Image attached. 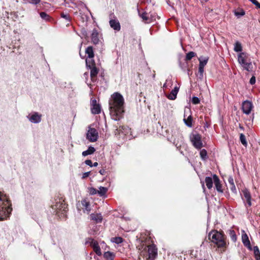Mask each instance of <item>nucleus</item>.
<instances>
[{
  "label": "nucleus",
  "mask_w": 260,
  "mask_h": 260,
  "mask_svg": "<svg viewBox=\"0 0 260 260\" xmlns=\"http://www.w3.org/2000/svg\"><path fill=\"white\" fill-rule=\"evenodd\" d=\"M229 235L232 240L235 242L237 241V235L235 231L233 230H229Z\"/></svg>",
  "instance_id": "obj_38"
},
{
  "label": "nucleus",
  "mask_w": 260,
  "mask_h": 260,
  "mask_svg": "<svg viewBox=\"0 0 260 260\" xmlns=\"http://www.w3.org/2000/svg\"><path fill=\"white\" fill-rule=\"evenodd\" d=\"M180 66L182 70H183L184 71H185L187 70L188 63L186 62L183 63V64L180 63Z\"/></svg>",
  "instance_id": "obj_48"
},
{
  "label": "nucleus",
  "mask_w": 260,
  "mask_h": 260,
  "mask_svg": "<svg viewBox=\"0 0 260 260\" xmlns=\"http://www.w3.org/2000/svg\"><path fill=\"white\" fill-rule=\"evenodd\" d=\"M190 140L193 146L198 150H201L203 147L201 135L198 133L191 134Z\"/></svg>",
  "instance_id": "obj_7"
},
{
  "label": "nucleus",
  "mask_w": 260,
  "mask_h": 260,
  "mask_svg": "<svg viewBox=\"0 0 260 260\" xmlns=\"http://www.w3.org/2000/svg\"><path fill=\"white\" fill-rule=\"evenodd\" d=\"M254 257L256 260H260V251L257 246H255L253 248Z\"/></svg>",
  "instance_id": "obj_27"
},
{
  "label": "nucleus",
  "mask_w": 260,
  "mask_h": 260,
  "mask_svg": "<svg viewBox=\"0 0 260 260\" xmlns=\"http://www.w3.org/2000/svg\"><path fill=\"white\" fill-rule=\"evenodd\" d=\"M204 72V67H201L199 66L198 73L197 76L198 77V78L200 79L201 80H203V79Z\"/></svg>",
  "instance_id": "obj_32"
},
{
  "label": "nucleus",
  "mask_w": 260,
  "mask_h": 260,
  "mask_svg": "<svg viewBox=\"0 0 260 260\" xmlns=\"http://www.w3.org/2000/svg\"><path fill=\"white\" fill-rule=\"evenodd\" d=\"M91 112L93 114H98L101 113V107L100 104L97 103L95 99H91Z\"/></svg>",
  "instance_id": "obj_15"
},
{
  "label": "nucleus",
  "mask_w": 260,
  "mask_h": 260,
  "mask_svg": "<svg viewBox=\"0 0 260 260\" xmlns=\"http://www.w3.org/2000/svg\"><path fill=\"white\" fill-rule=\"evenodd\" d=\"M12 211V204L8 196L0 191V220L7 219Z\"/></svg>",
  "instance_id": "obj_1"
},
{
  "label": "nucleus",
  "mask_w": 260,
  "mask_h": 260,
  "mask_svg": "<svg viewBox=\"0 0 260 260\" xmlns=\"http://www.w3.org/2000/svg\"><path fill=\"white\" fill-rule=\"evenodd\" d=\"M40 17L46 21H50L51 18L46 13L42 12L40 13Z\"/></svg>",
  "instance_id": "obj_37"
},
{
  "label": "nucleus",
  "mask_w": 260,
  "mask_h": 260,
  "mask_svg": "<svg viewBox=\"0 0 260 260\" xmlns=\"http://www.w3.org/2000/svg\"><path fill=\"white\" fill-rule=\"evenodd\" d=\"M95 151V149L93 147L90 146L87 150L83 151L82 154L83 156H86L88 155L92 154Z\"/></svg>",
  "instance_id": "obj_25"
},
{
  "label": "nucleus",
  "mask_w": 260,
  "mask_h": 260,
  "mask_svg": "<svg viewBox=\"0 0 260 260\" xmlns=\"http://www.w3.org/2000/svg\"><path fill=\"white\" fill-rule=\"evenodd\" d=\"M61 17L67 20L68 22H70L71 21V18L69 15L62 13L61 14Z\"/></svg>",
  "instance_id": "obj_46"
},
{
  "label": "nucleus",
  "mask_w": 260,
  "mask_h": 260,
  "mask_svg": "<svg viewBox=\"0 0 260 260\" xmlns=\"http://www.w3.org/2000/svg\"><path fill=\"white\" fill-rule=\"evenodd\" d=\"M148 260H155L157 256V248L156 245L152 244L148 246Z\"/></svg>",
  "instance_id": "obj_11"
},
{
  "label": "nucleus",
  "mask_w": 260,
  "mask_h": 260,
  "mask_svg": "<svg viewBox=\"0 0 260 260\" xmlns=\"http://www.w3.org/2000/svg\"><path fill=\"white\" fill-rule=\"evenodd\" d=\"M138 14L139 16L143 19L144 21L146 23H150L152 21V19H151L147 12H143L142 13L140 12L139 10H138Z\"/></svg>",
  "instance_id": "obj_21"
},
{
  "label": "nucleus",
  "mask_w": 260,
  "mask_h": 260,
  "mask_svg": "<svg viewBox=\"0 0 260 260\" xmlns=\"http://www.w3.org/2000/svg\"><path fill=\"white\" fill-rule=\"evenodd\" d=\"M120 28V24L119 21L115 18V30L119 31Z\"/></svg>",
  "instance_id": "obj_44"
},
{
  "label": "nucleus",
  "mask_w": 260,
  "mask_h": 260,
  "mask_svg": "<svg viewBox=\"0 0 260 260\" xmlns=\"http://www.w3.org/2000/svg\"><path fill=\"white\" fill-rule=\"evenodd\" d=\"M90 173V172H87L83 173V176H82V178H85L87 177L89 175Z\"/></svg>",
  "instance_id": "obj_56"
},
{
  "label": "nucleus",
  "mask_w": 260,
  "mask_h": 260,
  "mask_svg": "<svg viewBox=\"0 0 260 260\" xmlns=\"http://www.w3.org/2000/svg\"><path fill=\"white\" fill-rule=\"evenodd\" d=\"M90 219L96 223H100L103 220V217L101 214L92 213L90 215Z\"/></svg>",
  "instance_id": "obj_19"
},
{
  "label": "nucleus",
  "mask_w": 260,
  "mask_h": 260,
  "mask_svg": "<svg viewBox=\"0 0 260 260\" xmlns=\"http://www.w3.org/2000/svg\"><path fill=\"white\" fill-rule=\"evenodd\" d=\"M92 42L94 44H98L102 39L101 34L96 28H93L91 34Z\"/></svg>",
  "instance_id": "obj_14"
},
{
  "label": "nucleus",
  "mask_w": 260,
  "mask_h": 260,
  "mask_svg": "<svg viewBox=\"0 0 260 260\" xmlns=\"http://www.w3.org/2000/svg\"><path fill=\"white\" fill-rule=\"evenodd\" d=\"M86 63L87 66H88L89 68L95 66V63L94 60L93 59V57H88L86 59Z\"/></svg>",
  "instance_id": "obj_28"
},
{
  "label": "nucleus",
  "mask_w": 260,
  "mask_h": 260,
  "mask_svg": "<svg viewBox=\"0 0 260 260\" xmlns=\"http://www.w3.org/2000/svg\"><path fill=\"white\" fill-rule=\"evenodd\" d=\"M98 165V163L97 162H95L93 165L92 166L96 167Z\"/></svg>",
  "instance_id": "obj_59"
},
{
  "label": "nucleus",
  "mask_w": 260,
  "mask_h": 260,
  "mask_svg": "<svg viewBox=\"0 0 260 260\" xmlns=\"http://www.w3.org/2000/svg\"><path fill=\"white\" fill-rule=\"evenodd\" d=\"M104 256L107 260H113L114 258V255L113 253L109 251H105Z\"/></svg>",
  "instance_id": "obj_34"
},
{
  "label": "nucleus",
  "mask_w": 260,
  "mask_h": 260,
  "mask_svg": "<svg viewBox=\"0 0 260 260\" xmlns=\"http://www.w3.org/2000/svg\"><path fill=\"white\" fill-rule=\"evenodd\" d=\"M207 124H208V123H206V127H208Z\"/></svg>",
  "instance_id": "obj_64"
},
{
  "label": "nucleus",
  "mask_w": 260,
  "mask_h": 260,
  "mask_svg": "<svg viewBox=\"0 0 260 260\" xmlns=\"http://www.w3.org/2000/svg\"><path fill=\"white\" fill-rule=\"evenodd\" d=\"M111 241L112 242H114V238H112L111 239Z\"/></svg>",
  "instance_id": "obj_61"
},
{
  "label": "nucleus",
  "mask_w": 260,
  "mask_h": 260,
  "mask_svg": "<svg viewBox=\"0 0 260 260\" xmlns=\"http://www.w3.org/2000/svg\"><path fill=\"white\" fill-rule=\"evenodd\" d=\"M255 82H256L255 77L254 76H252L250 79L249 83L251 85H253L255 83Z\"/></svg>",
  "instance_id": "obj_51"
},
{
  "label": "nucleus",
  "mask_w": 260,
  "mask_h": 260,
  "mask_svg": "<svg viewBox=\"0 0 260 260\" xmlns=\"http://www.w3.org/2000/svg\"><path fill=\"white\" fill-rule=\"evenodd\" d=\"M254 5L257 8L260 9V3H258L256 0H248Z\"/></svg>",
  "instance_id": "obj_49"
},
{
  "label": "nucleus",
  "mask_w": 260,
  "mask_h": 260,
  "mask_svg": "<svg viewBox=\"0 0 260 260\" xmlns=\"http://www.w3.org/2000/svg\"><path fill=\"white\" fill-rule=\"evenodd\" d=\"M191 102L193 104L197 105L200 103V100L197 96H193L192 98Z\"/></svg>",
  "instance_id": "obj_45"
},
{
  "label": "nucleus",
  "mask_w": 260,
  "mask_h": 260,
  "mask_svg": "<svg viewBox=\"0 0 260 260\" xmlns=\"http://www.w3.org/2000/svg\"><path fill=\"white\" fill-rule=\"evenodd\" d=\"M249 56L245 52H240L238 55V61L243 70L250 72L252 71L253 67Z\"/></svg>",
  "instance_id": "obj_5"
},
{
  "label": "nucleus",
  "mask_w": 260,
  "mask_h": 260,
  "mask_svg": "<svg viewBox=\"0 0 260 260\" xmlns=\"http://www.w3.org/2000/svg\"><path fill=\"white\" fill-rule=\"evenodd\" d=\"M243 198L242 199L245 203L246 207H249L251 206V196L248 189L245 188L242 190Z\"/></svg>",
  "instance_id": "obj_12"
},
{
  "label": "nucleus",
  "mask_w": 260,
  "mask_h": 260,
  "mask_svg": "<svg viewBox=\"0 0 260 260\" xmlns=\"http://www.w3.org/2000/svg\"><path fill=\"white\" fill-rule=\"evenodd\" d=\"M99 172L101 175H104L105 170H101Z\"/></svg>",
  "instance_id": "obj_57"
},
{
  "label": "nucleus",
  "mask_w": 260,
  "mask_h": 260,
  "mask_svg": "<svg viewBox=\"0 0 260 260\" xmlns=\"http://www.w3.org/2000/svg\"><path fill=\"white\" fill-rule=\"evenodd\" d=\"M89 68L90 69L91 79L92 81H93L95 79V78L98 73V70L95 66L90 67Z\"/></svg>",
  "instance_id": "obj_24"
},
{
  "label": "nucleus",
  "mask_w": 260,
  "mask_h": 260,
  "mask_svg": "<svg viewBox=\"0 0 260 260\" xmlns=\"http://www.w3.org/2000/svg\"><path fill=\"white\" fill-rule=\"evenodd\" d=\"M66 205L62 203H57L52 207L53 209L55 210V213L58 216H64L66 213Z\"/></svg>",
  "instance_id": "obj_9"
},
{
  "label": "nucleus",
  "mask_w": 260,
  "mask_h": 260,
  "mask_svg": "<svg viewBox=\"0 0 260 260\" xmlns=\"http://www.w3.org/2000/svg\"><path fill=\"white\" fill-rule=\"evenodd\" d=\"M85 163L86 165L89 166L90 167L92 166V161L90 159H87L85 161Z\"/></svg>",
  "instance_id": "obj_53"
},
{
  "label": "nucleus",
  "mask_w": 260,
  "mask_h": 260,
  "mask_svg": "<svg viewBox=\"0 0 260 260\" xmlns=\"http://www.w3.org/2000/svg\"><path fill=\"white\" fill-rule=\"evenodd\" d=\"M124 240L121 237H115V244L119 245L122 243Z\"/></svg>",
  "instance_id": "obj_41"
},
{
  "label": "nucleus",
  "mask_w": 260,
  "mask_h": 260,
  "mask_svg": "<svg viewBox=\"0 0 260 260\" xmlns=\"http://www.w3.org/2000/svg\"><path fill=\"white\" fill-rule=\"evenodd\" d=\"M88 192L90 195H94L98 193V190L94 187H91L88 188Z\"/></svg>",
  "instance_id": "obj_42"
},
{
  "label": "nucleus",
  "mask_w": 260,
  "mask_h": 260,
  "mask_svg": "<svg viewBox=\"0 0 260 260\" xmlns=\"http://www.w3.org/2000/svg\"><path fill=\"white\" fill-rule=\"evenodd\" d=\"M166 83H165V84H164V87H166Z\"/></svg>",
  "instance_id": "obj_62"
},
{
  "label": "nucleus",
  "mask_w": 260,
  "mask_h": 260,
  "mask_svg": "<svg viewBox=\"0 0 260 260\" xmlns=\"http://www.w3.org/2000/svg\"><path fill=\"white\" fill-rule=\"evenodd\" d=\"M245 14V11L243 9H241L239 11H237L235 12V15L238 17H240L244 15Z\"/></svg>",
  "instance_id": "obj_43"
},
{
  "label": "nucleus",
  "mask_w": 260,
  "mask_h": 260,
  "mask_svg": "<svg viewBox=\"0 0 260 260\" xmlns=\"http://www.w3.org/2000/svg\"><path fill=\"white\" fill-rule=\"evenodd\" d=\"M81 204L84 207V212L88 214L91 210L89 202L86 200H84L81 201Z\"/></svg>",
  "instance_id": "obj_22"
},
{
  "label": "nucleus",
  "mask_w": 260,
  "mask_h": 260,
  "mask_svg": "<svg viewBox=\"0 0 260 260\" xmlns=\"http://www.w3.org/2000/svg\"><path fill=\"white\" fill-rule=\"evenodd\" d=\"M124 99L119 92H115V121L123 118L125 113Z\"/></svg>",
  "instance_id": "obj_2"
},
{
  "label": "nucleus",
  "mask_w": 260,
  "mask_h": 260,
  "mask_svg": "<svg viewBox=\"0 0 260 260\" xmlns=\"http://www.w3.org/2000/svg\"><path fill=\"white\" fill-rule=\"evenodd\" d=\"M209 239L215 244L218 248H223L226 246V236L222 231L212 230L208 234Z\"/></svg>",
  "instance_id": "obj_3"
},
{
  "label": "nucleus",
  "mask_w": 260,
  "mask_h": 260,
  "mask_svg": "<svg viewBox=\"0 0 260 260\" xmlns=\"http://www.w3.org/2000/svg\"><path fill=\"white\" fill-rule=\"evenodd\" d=\"M98 138L99 134L97 131L90 126H88V129L86 133V139L91 142H94L98 140Z\"/></svg>",
  "instance_id": "obj_8"
},
{
  "label": "nucleus",
  "mask_w": 260,
  "mask_h": 260,
  "mask_svg": "<svg viewBox=\"0 0 260 260\" xmlns=\"http://www.w3.org/2000/svg\"><path fill=\"white\" fill-rule=\"evenodd\" d=\"M119 210L121 212V213H119V215H115V216L119 217L120 218V220L121 221H130L131 220V218L129 217H124V215L126 212V210L124 208H120Z\"/></svg>",
  "instance_id": "obj_18"
},
{
  "label": "nucleus",
  "mask_w": 260,
  "mask_h": 260,
  "mask_svg": "<svg viewBox=\"0 0 260 260\" xmlns=\"http://www.w3.org/2000/svg\"><path fill=\"white\" fill-rule=\"evenodd\" d=\"M253 108L252 103L248 100L244 101L242 104V110L243 112L249 115Z\"/></svg>",
  "instance_id": "obj_13"
},
{
  "label": "nucleus",
  "mask_w": 260,
  "mask_h": 260,
  "mask_svg": "<svg viewBox=\"0 0 260 260\" xmlns=\"http://www.w3.org/2000/svg\"><path fill=\"white\" fill-rule=\"evenodd\" d=\"M205 182L206 183V185L207 186V187L209 189H211L213 187V183L214 182L213 177H206L205 179Z\"/></svg>",
  "instance_id": "obj_23"
},
{
  "label": "nucleus",
  "mask_w": 260,
  "mask_h": 260,
  "mask_svg": "<svg viewBox=\"0 0 260 260\" xmlns=\"http://www.w3.org/2000/svg\"><path fill=\"white\" fill-rule=\"evenodd\" d=\"M200 61L199 66L201 67H204L207 63L209 60L208 57H205L203 59H201L200 58L199 59Z\"/></svg>",
  "instance_id": "obj_40"
},
{
  "label": "nucleus",
  "mask_w": 260,
  "mask_h": 260,
  "mask_svg": "<svg viewBox=\"0 0 260 260\" xmlns=\"http://www.w3.org/2000/svg\"><path fill=\"white\" fill-rule=\"evenodd\" d=\"M109 107L110 110V113L112 114L114 111V94L111 95V98L109 100Z\"/></svg>",
  "instance_id": "obj_30"
},
{
  "label": "nucleus",
  "mask_w": 260,
  "mask_h": 260,
  "mask_svg": "<svg viewBox=\"0 0 260 260\" xmlns=\"http://www.w3.org/2000/svg\"><path fill=\"white\" fill-rule=\"evenodd\" d=\"M28 120L32 123L37 124L41 121L42 115L36 112H32L26 116Z\"/></svg>",
  "instance_id": "obj_10"
},
{
  "label": "nucleus",
  "mask_w": 260,
  "mask_h": 260,
  "mask_svg": "<svg viewBox=\"0 0 260 260\" xmlns=\"http://www.w3.org/2000/svg\"><path fill=\"white\" fill-rule=\"evenodd\" d=\"M201 183H202V188L204 190H205V185H204V182H202L201 181Z\"/></svg>",
  "instance_id": "obj_58"
},
{
  "label": "nucleus",
  "mask_w": 260,
  "mask_h": 260,
  "mask_svg": "<svg viewBox=\"0 0 260 260\" xmlns=\"http://www.w3.org/2000/svg\"><path fill=\"white\" fill-rule=\"evenodd\" d=\"M200 157L203 160H206L208 158L207 152L206 149H203L200 152Z\"/></svg>",
  "instance_id": "obj_31"
},
{
  "label": "nucleus",
  "mask_w": 260,
  "mask_h": 260,
  "mask_svg": "<svg viewBox=\"0 0 260 260\" xmlns=\"http://www.w3.org/2000/svg\"><path fill=\"white\" fill-rule=\"evenodd\" d=\"M240 140L241 143L245 146H247V142L246 139V137L243 134H241L240 135Z\"/></svg>",
  "instance_id": "obj_39"
},
{
  "label": "nucleus",
  "mask_w": 260,
  "mask_h": 260,
  "mask_svg": "<svg viewBox=\"0 0 260 260\" xmlns=\"http://www.w3.org/2000/svg\"><path fill=\"white\" fill-rule=\"evenodd\" d=\"M183 121L185 124L189 127L192 126V118L191 115H189L187 118H184Z\"/></svg>",
  "instance_id": "obj_29"
},
{
  "label": "nucleus",
  "mask_w": 260,
  "mask_h": 260,
  "mask_svg": "<svg viewBox=\"0 0 260 260\" xmlns=\"http://www.w3.org/2000/svg\"><path fill=\"white\" fill-rule=\"evenodd\" d=\"M85 53L86 54H87L88 57H94V53H93V48L92 47H90V46L88 47L85 50Z\"/></svg>",
  "instance_id": "obj_35"
},
{
  "label": "nucleus",
  "mask_w": 260,
  "mask_h": 260,
  "mask_svg": "<svg viewBox=\"0 0 260 260\" xmlns=\"http://www.w3.org/2000/svg\"><path fill=\"white\" fill-rule=\"evenodd\" d=\"M179 87L175 86L173 89L172 90L170 93L167 96V98L171 100H174L176 99L177 94L179 91Z\"/></svg>",
  "instance_id": "obj_20"
},
{
  "label": "nucleus",
  "mask_w": 260,
  "mask_h": 260,
  "mask_svg": "<svg viewBox=\"0 0 260 260\" xmlns=\"http://www.w3.org/2000/svg\"><path fill=\"white\" fill-rule=\"evenodd\" d=\"M234 51L237 52H242V47L241 44L239 42H236L234 45Z\"/></svg>",
  "instance_id": "obj_33"
},
{
  "label": "nucleus",
  "mask_w": 260,
  "mask_h": 260,
  "mask_svg": "<svg viewBox=\"0 0 260 260\" xmlns=\"http://www.w3.org/2000/svg\"><path fill=\"white\" fill-rule=\"evenodd\" d=\"M98 190V194L100 197H104L108 191V188L105 187L100 186Z\"/></svg>",
  "instance_id": "obj_26"
},
{
  "label": "nucleus",
  "mask_w": 260,
  "mask_h": 260,
  "mask_svg": "<svg viewBox=\"0 0 260 260\" xmlns=\"http://www.w3.org/2000/svg\"><path fill=\"white\" fill-rule=\"evenodd\" d=\"M207 124H208V123H206V127H208Z\"/></svg>",
  "instance_id": "obj_63"
},
{
  "label": "nucleus",
  "mask_w": 260,
  "mask_h": 260,
  "mask_svg": "<svg viewBox=\"0 0 260 260\" xmlns=\"http://www.w3.org/2000/svg\"><path fill=\"white\" fill-rule=\"evenodd\" d=\"M131 129L128 126L119 125L115 130V139H117L116 144L120 146L127 140V135L130 132Z\"/></svg>",
  "instance_id": "obj_4"
},
{
  "label": "nucleus",
  "mask_w": 260,
  "mask_h": 260,
  "mask_svg": "<svg viewBox=\"0 0 260 260\" xmlns=\"http://www.w3.org/2000/svg\"><path fill=\"white\" fill-rule=\"evenodd\" d=\"M228 182L230 185L234 184L233 178L232 176H230L228 178Z\"/></svg>",
  "instance_id": "obj_54"
},
{
  "label": "nucleus",
  "mask_w": 260,
  "mask_h": 260,
  "mask_svg": "<svg viewBox=\"0 0 260 260\" xmlns=\"http://www.w3.org/2000/svg\"><path fill=\"white\" fill-rule=\"evenodd\" d=\"M230 187L231 190L234 193L236 194L237 193V189H236V186L235 185V184L230 185Z\"/></svg>",
  "instance_id": "obj_50"
},
{
  "label": "nucleus",
  "mask_w": 260,
  "mask_h": 260,
  "mask_svg": "<svg viewBox=\"0 0 260 260\" xmlns=\"http://www.w3.org/2000/svg\"><path fill=\"white\" fill-rule=\"evenodd\" d=\"M41 0H30V3L32 4L37 5L40 2Z\"/></svg>",
  "instance_id": "obj_55"
},
{
  "label": "nucleus",
  "mask_w": 260,
  "mask_h": 260,
  "mask_svg": "<svg viewBox=\"0 0 260 260\" xmlns=\"http://www.w3.org/2000/svg\"><path fill=\"white\" fill-rule=\"evenodd\" d=\"M242 241L243 245L249 250H252L248 237L244 231H242Z\"/></svg>",
  "instance_id": "obj_17"
},
{
  "label": "nucleus",
  "mask_w": 260,
  "mask_h": 260,
  "mask_svg": "<svg viewBox=\"0 0 260 260\" xmlns=\"http://www.w3.org/2000/svg\"><path fill=\"white\" fill-rule=\"evenodd\" d=\"M196 55V53L193 51H190L187 53L186 55V57L185 58V61H187L188 60H191L192 57H194Z\"/></svg>",
  "instance_id": "obj_36"
},
{
  "label": "nucleus",
  "mask_w": 260,
  "mask_h": 260,
  "mask_svg": "<svg viewBox=\"0 0 260 260\" xmlns=\"http://www.w3.org/2000/svg\"><path fill=\"white\" fill-rule=\"evenodd\" d=\"M83 7L85 9H87V8H86V7L84 5H82Z\"/></svg>",
  "instance_id": "obj_60"
},
{
  "label": "nucleus",
  "mask_w": 260,
  "mask_h": 260,
  "mask_svg": "<svg viewBox=\"0 0 260 260\" xmlns=\"http://www.w3.org/2000/svg\"><path fill=\"white\" fill-rule=\"evenodd\" d=\"M110 25L112 28H114V20L112 19V14L110 15V21H109Z\"/></svg>",
  "instance_id": "obj_52"
},
{
  "label": "nucleus",
  "mask_w": 260,
  "mask_h": 260,
  "mask_svg": "<svg viewBox=\"0 0 260 260\" xmlns=\"http://www.w3.org/2000/svg\"><path fill=\"white\" fill-rule=\"evenodd\" d=\"M86 243L89 244L95 253L99 256L102 254V249H103L104 251L106 250V245L103 241L98 243L93 239H89Z\"/></svg>",
  "instance_id": "obj_6"
},
{
  "label": "nucleus",
  "mask_w": 260,
  "mask_h": 260,
  "mask_svg": "<svg viewBox=\"0 0 260 260\" xmlns=\"http://www.w3.org/2000/svg\"><path fill=\"white\" fill-rule=\"evenodd\" d=\"M97 231H98V228L96 226H93V230H89V231H88V233L90 235H95L96 234V232H97Z\"/></svg>",
  "instance_id": "obj_47"
},
{
  "label": "nucleus",
  "mask_w": 260,
  "mask_h": 260,
  "mask_svg": "<svg viewBox=\"0 0 260 260\" xmlns=\"http://www.w3.org/2000/svg\"><path fill=\"white\" fill-rule=\"evenodd\" d=\"M212 175L213 176V179L216 190L218 193H222L223 191L222 188V184H221L220 180L218 176L216 174H213Z\"/></svg>",
  "instance_id": "obj_16"
}]
</instances>
